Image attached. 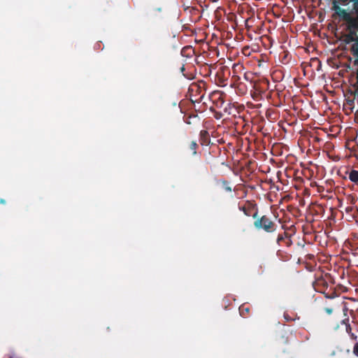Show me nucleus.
Returning a JSON list of instances; mask_svg holds the SVG:
<instances>
[{"label":"nucleus","mask_w":358,"mask_h":358,"mask_svg":"<svg viewBox=\"0 0 358 358\" xmlns=\"http://www.w3.org/2000/svg\"><path fill=\"white\" fill-rule=\"evenodd\" d=\"M332 3L335 15L346 22L348 31H352L351 24L358 23V0H334Z\"/></svg>","instance_id":"f257e3e1"},{"label":"nucleus","mask_w":358,"mask_h":358,"mask_svg":"<svg viewBox=\"0 0 358 358\" xmlns=\"http://www.w3.org/2000/svg\"><path fill=\"white\" fill-rule=\"evenodd\" d=\"M334 281L329 274L324 277L321 276L315 279L313 286L315 291L324 294L326 298L334 299L338 296L335 288L333 287Z\"/></svg>","instance_id":"f03ea898"},{"label":"nucleus","mask_w":358,"mask_h":358,"mask_svg":"<svg viewBox=\"0 0 358 358\" xmlns=\"http://www.w3.org/2000/svg\"><path fill=\"white\" fill-rule=\"evenodd\" d=\"M259 210H256L252 215L255 220L254 227L257 230H262L267 234H273L275 232L278 225L269 216L264 215L262 216L258 215Z\"/></svg>","instance_id":"7ed1b4c3"},{"label":"nucleus","mask_w":358,"mask_h":358,"mask_svg":"<svg viewBox=\"0 0 358 358\" xmlns=\"http://www.w3.org/2000/svg\"><path fill=\"white\" fill-rule=\"evenodd\" d=\"M205 85L206 83L203 81L199 83H193L189 85L188 92L192 101L199 102L201 101L204 96Z\"/></svg>","instance_id":"20e7f679"},{"label":"nucleus","mask_w":358,"mask_h":358,"mask_svg":"<svg viewBox=\"0 0 358 358\" xmlns=\"http://www.w3.org/2000/svg\"><path fill=\"white\" fill-rule=\"evenodd\" d=\"M238 209L246 216H252L256 210H258L257 205L253 201H245L243 203H238Z\"/></svg>","instance_id":"39448f33"},{"label":"nucleus","mask_w":358,"mask_h":358,"mask_svg":"<svg viewBox=\"0 0 358 358\" xmlns=\"http://www.w3.org/2000/svg\"><path fill=\"white\" fill-rule=\"evenodd\" d=\"M292 235L286 231L278 234L276 242L279 245H285L287 247H290L292 245Z\"/></svg>","instance_id":"423d86ee"},{"label":"nucleus","mask_w":358,"mask_h":358,"mask_svg":"<svg viewBox=\"0 0 358 358\" xmlns=\"http://www.w3.org/2000/svg\"><path fill=\"white\" fill-rule=\"evenodd\" d=\"M199 142L202 145H207L210 143V138L208 131L201 130L200 131Z\"/></svg>","instance_id":"0eeeda50"},{"label":"nucleus","mask_w":358,"mask_h":358,"mask_svg":"<svg viewBox=\"0 0 358 358\" xmlns=\"http://www.w3.org/2000/svg\"><path fill=\"white\" fill-rule=\"evenodd\" d=\"M345 331L348 334L351 340H352V341L357 340V336L352 331V327L349 323L346 324Z\"/></svg>","instance_id":"6e6552de"},{"label":"nucleus","mask_w":358,"mask_h":358,"mask_svg":"<svg viewBox=\"0 0 358 358\" xmlns=\"http://www.w3.org/2000/svg\"><path fill=\"white\" fill-rule=\"evenodd\" d=\"M250 308L248 306H245V305H242L239 308L240 315L243 317H245L248 316V315L250 313Z\"/></svg>","instance_id":"1a4fd4ad"},{"label":"nucleus","mask_w":358,"mask_h":358,"mask_svg":"<svg viewBox=\"0 0 358 358\" xmlns=\"http://www.w3.org/2000/svg\"><path fill=\"white\" fill-rule=\"evenodd\" d=\"M349 179L353 182H358V171L352 170L349 173Z\"/></svg>","instance_id":"9d476101"},{"label":"nucleus","mask_w":358,"mask_h":358,"mask_svg":"<svg viewBox=\"0 0 358 358\" xmlns=\"http://www.w3.org/2000/svg\"><path fill=\"white\" fill-rule=\"evenodd\" d=\"M198 148V145L196 141H192L189 144V149L192 151V154L194 155L196 154V149Z\"/></svg>","instance_id":"9b49d317"},{"label":"nucleus","mask_w":358,"mask_h":358,"mask_svg":"<svg viewBox=\"0 0 358 358\" xmlns=\"http://www.w3.org/2000/svg\"><path fill=\"white\" fill-rule=\"evenodd\" d=\"M222 185L224 186V189L227 192H231L232 189H231V186L229 185V182H227V180H222Z\"/></svg>","instance_id":"f8f14e48"},{"label":"nucleus","mask_w":358,"mask_h":358,"mask_svg":"<svg viewBox=\"0 0 358 358\" xmlns=\"http://www.w3.org/2000/svg\"><path fill=\"white\" fill-rule=\"evenodd\" d=\"M353 354L358 357V342H357L353 347Z\"/></svg>","instance_id":"ddd939ff"},{"label":"nucleus","mask_w":358,"mask_h":358,"mask_svg":"<svg viewBox=\"0 0 358 358\" xmlns=\"http://www.w3.org/2000/svg\"><path fill=\"white\" fill-rule=\"evenodd\" d=\"M353 210H355V208L352 206H348L345 208L347 213H352Z\"/></svg>","instance_id":"4468645a"},{"label":"nucleus","mask_w":358,"mask_h":358,"mask_svg":"<svg viewBox=\"0 0 358 358\" xmlns=\"http://www.w3.org/2000/svg\"><path fill=\"white\" fill-rule=\"evenodd\" d=\"M325 310H326V312H327L328 314H331V313H332V309H331V308H325Z\"/></svg>","instance_id":"2eb2a0df"},{"label":"nucleus","mask_w":358,"mask_h":358,"mask_svg":"<svg viewBox=\"0 0 358 358\" xmlns=\"http://www.w3.org/2000/svg\"><path fill=\"white\" fill-rule=\"evenodd\" d=\"M185 70V67L184 66H182L181 68V71H183Z\"/></svg>","instance_id":"dca6fc26"},{"label":"nucleus","mask_w":358,"mask_h":358,"mask_svg":"<svg viewBox=\"0 0 358 358\" xmlns=\"http://www.w3.org/2000/svg\"><path fill=\"white\" fill-rule=\"evenodd\" d=\"M219 99H220V100H221L222 103H224V101H222V99L220 97H219Z\"/></svg>","instance_id":"f3484780"},{"label":"nucleus","mask_w":358,"mask_h":358,"mask_svg":"<svg viewBox=\"0 0 358 358\" xmlns=\"http://www.w3.org/2000/svg\"><path fill=\"white\" fill-rule=\"evenodd\" d=\"M187 48H182V50H181V52H183V50H185V49H186Z\"/></svg>","instance_id":"a211bd4d"},{"label":"nucleus","mask_w":358,"mask_h":358,"mask_svg":"<svg viewBox=\"0 0 358 358\" xmlns=\"http://www.w3.org/2000/svg\"><path fill=\"white\" fill-rule=\"evenodd\" d=\"M187 48H182V50H181V52H183V50H185V49H186Z\"/></svg>","instance_id":"6ab92c4d"},{"label":"nucleus","mask_w":358,"mask_h":358,"mask_svg":"<svg viewBox=\"0 0 358 358\" xmlns=\"http://www.w3.org/2000/svg\"><path fill=\"white\" fill-rule=\"evenodd\" d=\"M357 91H358V88H357Z\"/></svg>","instance_id":"aec40b11"}]
</instances>
